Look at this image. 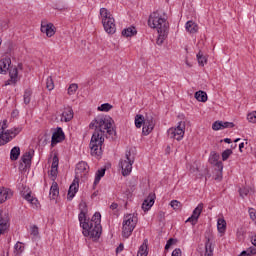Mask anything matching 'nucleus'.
<instances>
[{"label": "nucleus", "mask_w": 256, "mask_h": 256, "mask_svg": "<svg viewBox=\"0 0 256 256\" xmlns=\"http://www.w3.org/2000/svg\"><path fill=\"white\" fill-rule=\"evenodd\" d=\"M31 159H33V155H31V152H25L22 157L19 164V171H27V168L31 167Z\"/></svg>", "instance_id": "f8f14e48"}, {"label": "nucleus", "mask_w": 256, "mask_h": 256, "mask_svg": "<svg viewBox=\"0 0 256 256\" xmlns=\"http://www.w3.org/2000/svg\"><path fill=\"white\" fill-rule=\"evenodd\" d=\"M152 205H155V194H149V196L144 200L142 203L143 211H149Z\"/></svg>", "instance_id": "aec40b11"}, {"label": "nucleus", "mask_w": 256, "mask_h": 256, "mask_svg": "<svg viewBox=\"0 0 256 256\" xmlns=\"http://www.w3.org/2000/svg\"><path fill=\"white\" fill-rule=\"evenodd\" d=\"M245 147V143H240L239 144V151H240V153H243V148Z\"/></svg>", "instance_id": "13d9d810"}, {"label": "nucleus", "mask_w": 256, "mask_h": 256, "mask_svg": "<svg viewBox=\"0 0 256 256\" xmlns=\"http://www.w3.org/2000/svg\"><path fill=\"white\" fill-rule=\"evenodd\" d=\"M57 197H59V185L54 181L50 188V199H57Z\"/></svg>", "instance_id": "b1692460"}, {"label": "nucleus", "mask_w": 256, "mask_h": 256, "mask_svg": "<svg viewBox=\"0 0 256 256\" xmlns=\"http://www.w3.org/2000/svg\"><path fill=\"white\" fill-rule=\"evenodd\" d=\"M248 253H250V255H256V248L255 247L248 248Z\"/></svg>", "instance_id": "864d4df0"}, {"label": "nucleus", "mask_w": 256, "mask_h": 256, "mask_svg": "<svg viewBox=\"0 0 256 256\" xmlns=\"http://www.w3.org/2000/svg\"><path fill=\"white\" fill-rule=\"evenodd\" d=\"M46 88L48 91H53L55 89V83L53 82V78L51 76L46 79Z\"/></svg>", "instance_id": "f704fd0d"}, {"label": "nucleus", "mask_w": 256, "mask_h": 256, "mask_svg": "<svg viewBox=\"0 0 256 256\" xmlns=\"http://www.w3.org/2000/svg\"><path fill=\"white\" fill-rule=\"evenodd\" d=\"M102 25L104 27V31H106L108 35H114V33L117 31V27L115 26V18L102 22Z\"/></svg>", "instance_id": "4468645a"}, {"label": "nucleus", "mask_w": 256, "mask_h": 256, "mask_svg": "<svg viewBox=\"0 0 256 256\" xmlns=\"http://www.w3.org/2000/svg\"><path fill=\"white\" fill-rule=\"evenodd\" d=\"M237 238L239 241H243L245 239V229L243 228H238L236 232Z\"/></svg>", "instance_id": "ea45409f"}, {"label": "nucleus", "mask_w": 256, "mask_h": 256, "mask_svg": "<svg viewBox=\"0 0 256 256\" xmlns=\"http://www.w3.org/2000/svg\"><path fill=\"white\" fill-rule=\"evenodd\" d=\"M80 213L78 215L80 227L83 229L84 237H90V239H94L97 241L99 237H101V233L103 231L101 227V213L96 212L91 220H87V203L85 201H81L79 204Z\"/></svg>", "instance_id": "f03ea898"}, {"label": "nucleus", "mask_w": 256, "mask_h": 256, "mask_svg": "<svg viewBox=\"0 0 256 256\" xmlns=\"http://www.w3.org/2000/svg\"><path fill=\"white\" fill-rule=\"evenodd\" d=\"M58 169H59V157H57V155H55L52 159V165H51V170H50V175L53 181H55V179H57V173H58Z\"/></svg>", "instance_id": "f3484780"}, {"label": "nucleus", "mask_w": 256, "mask_h": 256, "mask_svg": "<svg viewBox=\"0 0 256 256\" xmlns=\"http://www.w3.org/2000/svg\"><path fill=\"white\" fill-rule=\"evenodd\" d=\"M249 216H250V219H252V221L256 225V210L254 208L249 209Z\"/></svg>", "instance_id": "09e8293b"}, {"label": "nucleus", "mask_w": 256, "mask_h": 256, "mask_svg": "<svg viewBox=\"0 0 256 256\" xmlns=\"http://www.w3.org/2000/svg\"><path fill=\"white\" fill-rule=\"evenodd\" d=\"M100 17L102 18V23L109 21V19H113L111 12H109V10H107V8L100 9Z\"/></svg>", "instance_id": "393cba45"}, {"label": "nucleus", "mask_w": 256, "mask_h": 256, "mask_svg": "<svg viewBox=\"0 0 256 256\" xmlns=\"http://www.w3.org/2000/svg\"><path fill=\"white\" fill-rule=\"evenodd\" d=\"M19 155H21V148H19V146L13 147L10 151L11 161H17V159H19Z\"/></svg>", "instance_id": "bb28decb"}, {"label": "nucleus", "mask_w": 256, "mask_h": 256, "mask_svg": "<svg viewBox=\"0 0 256 256\" xmlns=\"http://www.w3.org/2000/svg\"><path fill=\"white\" fill-rule=\"evenodd\" d=\"M238 141H241V138H237L234 140V143H238Z\"/></svg>", "instance_id": "e2e57ef3"}, {"label": "nucleus", "mask_w": 256, "mask_h": 256, "mask_svg": "<svg viewBox=\"0 0 256 256\" xmlns=\"http://www.w3.org/2000/svg\"><path fill=\"white\" fill-rule=\"evenodd\" d=\"M217 229L219 233H223L227 229V222L223 218H219L217 221Z\"/></svg>", "instance_id": "7c9ffc66"}, {"label": "nucleus", "mask_w": 256, "mask_h": 256, "mask_svg": "<svg viewBox=\"0 0 256 256\" xmlns=\"http://www.w3.org/2000/svg\"><path fill=\"white\" fill-rule=\"evenodd\" d=\"M9 71V75H10V79L6 81L5 85H11V83L16 84L17 83V77L19 75V70H17V67H10V69H8Z\"/></svg>", "instance_id": "a211bd4d"}, {"label": "nucleus", "mask_w": 256, "mask_h": 256, "mask_svg": "<svg viewBox=\"0 0 256 256\" xmlns=\"http://www.w3.org/2000/svg\"><path fill=\"white\" fill-rule=\"evenodd\" d=\"M137 217L135 214H127L124 216L122 223V236L124 239H129L131 237L135 227L137 226Z\"/></svg>", "instance_id": "423d86ee"}, {"label": "nucleus", "mask_w": 256, "mask_h": 256, "mask_svg": "<svg viewBox=\"0 0 256 256\" xmlns=\"http://www.w3.org/2000/svg\"><path fill=\"white\" fill-rule=\"evenodd\" d=\"M11 58H4L0 60V73L5 75L11 68Z\"/></svg>", "instance_id": "6ab92c4d"}, {"label": "nucleus", "mask_w": 256, "mask_h": 256, "mask_svg": "<svg viewBox=\"0 0 256 256\" xmlns=\"http://www.w3.org/2000/svg\"><path fill=\"white\" fill-rule=\"evenodd\" d=\"M21 195H22L23 199L28 201V203H31L32 207L39 206V200H37V198L32 195L31 190L22 191Z\"/></svg>", "instance_id": "dca6fc26"}, {"label": "nucleus", "mask_w": 256, "mask_h": 256, "mask_svg": "<svg viewBox=\"0 0 256 256\" xmlns=\"http://www.w3.org/2000/svg\"><path fill=\"white\" fill-rule=\"evenodd\" d=\"M168 136L170 139H176V141H181L185 136V122H179L176 128H170L168 130Z\"/></svg>", "instance_id": "6e6552de"}, {"label": "nucleus", "mask_w": 256, "mask_h": 256, "mask_svg": "<svg viewBox=\"0 0 256 256\" xmlns=\"http://www.w3.org/2000/svg\"><path fill=\"white\" fill-rule=\"evenodd\" d=\"M135 127L137 129L142 128L143 135H149L155 129V120L153 119V116H143L141 114H138L135 116Z\"/></svg>", "instance_id": "39448f33"}, {"label": "nucleus", "mask_w": 256, "mask_h": 256, "mask_svg": "<svg viewBox=\"0 0 256 256\" xmlns=\"http://www.w3.org/2000/svg\"><path fill=\"white\" fill-rule=\"evenodd\" d=\"M171 256H181V249L176 248L175 250H173Z\"/></svg>", "instance_id": "603ef678"}, {"label": "nucleus", "mask_w": 256, "mask_h": 256, "mask_svg": "<svg viewBox=\"0 0 256 256\" xmlns=\"http://www.w3.org/2000/svg\"><path fill=\"white\" fill-rule=\"evenodd\" d=\"M186 64H187V65H189V63H188V62H186Z\"/></svg>", "instance_id": "69168bd1"}, {"label": "nucleus", "mask_w": 256, "mask_h": 256, "mask_svg": "<svg viewBox=\"0 0 256 256\" xmlns=\"http://www.w3.org/2000/svg\"><path fill=\"white\" fill-rule=\"evenodd\" d=\"M3 43V40H1V38H0V45Z\"/></svg>", "instance_id": "0e129e2a"}, {"label": "nucleus", "mask_w": 256, "mask_h": 256, "mask_svg": "<svg viewBox=\"0 0 256 256\" xmlns=\"http://www.w3.org/2000/svg\"><path fill=\"white\" fill-rule=\"evenodd\" d=\"M71 119H73V108L72 107L64 108L62 112L61 121H64L65 123H69Z\"/></svg>", "instance_id": "412c9836"}, {"label": "nucleus", "mask_w": 256, "mask_h": 256, "mask_svg": "<svg viewBox=\"0 0 256 256\" xmlns=\"http://www.w3.org/2000/svg\"><path fill=\"white\" fill-rule=\"evenodd\" d=\"M41 32L45 33L48 37H53L55 35V29H53V24H46L41 26Z\"/></svg>", "instance_id": "5701e85b"}, {"label": "nucleus", "mask_w": 256, "mask_h": 256, "mask_svg": "<svg viewBox=\"0 0 256 256\" xmlns=\"http://www.w3.org/2000/svg\"><path fill=\"white\" fill-rule=\"evenodd\" d=\"M9 229V214L0 211V235H5Z\"/></svg>", "instance_id": "ddd939ff"}, {"label": "nucleus", "mask_w": 256, "mask_h": 256, "mask_svg": "<svg viewBox=\"0 0 256 256\" xmlns=\"http://www.w3.org/2000/svg\"><path fill=\"white\" fill-rule=\"evenodd\" d=\"M31 95L32 92L29 89H26L24 92V103L25 105H29V103H31Z\"/></svg>", "instance_id": "c9c22d12"}, {"label": "nucleus", "mask_w": 256, "mask_h": 256, "mask_svg": "<svg viewBox=\"0 0 256 256\" xmlns=\"http://www.w3.org/2000/svg\"><path fill=\"white\" fill-rule=\"evenodd\" d=\"M170 205H171V207H172L175 211H179V210L181 209V207H182L181 202H179V201H177V200H172V201L170 202Z\"/></svg>", "instance_id": "a19ab883"}, {"label": "nucleus", "mask_w": 256, "mask_h": 256, "mask_svg": "<svg viewBox=\"0 0 256 256\" xmlns=\"http://www.w3.org/2000/svg\"><path fill=\"white\" fill-rule=\"evenodd\" d=\"M195 99L197 101H200L201 103H206L208 97H207V92L199 90L195 93Z\"/></svg>", "instance_id": "c85d7f7f"}, {"label": "nucleus", "mask_w": 256, "mask_h": 256, "mask_svg": "<svg viewBox=\"0 0 256 256\" xmlns=\"http://www.w3.org/2000/svg\"><path fill=\"white\" fill-rule=\"evenodd\" d=\"M231 155H233V150L231 149H226L222 152V161H227V159H229V157H231Z\"/></svg>", "instance_id": "58836bf2"}, {"label": "nucleus", "mask_w": 256, "mask_h": 256, "mask_svg": "<svg viewBox=\"0 0 256 256\" xmlns=\"http://www.w3.org/2000/svg\"><path fill=\"white\" fill-rule=\"evenodd\" d=\"M105 168H102L96 172L95 180H94V185H99V181H101L102 177H105Z\"/></svg>", "instance_id": "2f4dec72"}, {"label": "nucleus", "mask_w": 256, "mask_h": 256, "mask_svg": "<svg viewBox=\"0 0 256 256\" xmlns=\"http://www.w3.org/2000/svg\"><path fill=\"white\" fill-rule=\"evenodd\" d=\"M65 140V133L63 132V129L58 128L56 132L53 133L52 135V140H51V146L55 147L57 143H61V141Z\"/></svg>", "instance_id": "2eb2a0df"}, {"label": "nucleus", "mask_w": 256, "mask_h": 256, "mask_svg": "<svg viewBox=\"0 0 256 256\" xmlns=\"http://www.w3.org/2000/svg\"><path fill=\"white\" fill-rule=\"evenodd\" d=\"M235 124L233 122H222V129H233Z\"/></svg>", "instance_id": "8fccbe9b"}, {"label": "nucleus", "mask_w": 256, "mask_h": 256, "mask_svg": "<svg viewBox=\"0 0 256 256\" xmlns=\"http://www.w3.org/2000/svg\"><path fill=\"white\" fill-rule=\"evenodd\" d=\"M249 123H256V111H253L247 115Z\"/></svg>", "instance_id": "c03bdc74"}, {"label": "nucleus", "mask_w": 256, "mask_h": 256, "mask_svg": "<svg viewBox=\"0 0 256 256\" xmlns=\"http://www.w3.org/2000/svg\"><path fill=\"white\" fill-rule=\"evenodd\" d=\"M252 244L256 247V238L252 239Z\"/></svg>", "instance_id": "680f3d73"}, {"label": "nucleus", "mask_w": 256, "mask_h": 256, "mask_svg": "<svg viewBox=\"0 0 256 256\" xmlns=\"http://www.w3.org/2000/svg\"><path fill=\"white\" fill-rule=\"evenodd\" d=\"M135 35H137V29L133 26L125 28L122 31V36L123 37H135Z\"/></svg>", "instance_id": "a878e982"}, {"label": "nucleus", "mask_w": 256, "mask_h": 256, "mask_svg": "<svg viewBox=\"0 0 256 256\" xmlns=\"http://www.w3.org/2000/svg\"><path fill=\"white\" fill-rule=\"evenodd\" d=\"M147 255H149V252L147 251V244L143 243L138 250L137 256H147Z\"/></svg>", "instance_id": "72a5a7b5"}, {"label": "nucleus", "mask_w": 256, "mask_h": 256, "mask_svg": "<svg viewBox=\"0 0 256 256\" xmlns=\"http://www.w3.org/2000/svg\"><path fill=\"white\" fill-rule=\"evenodd\" d=\"M76 179L72 182V184L69 187L67 199L68 201H71L73 197H75V194L77 191H79V181L77 179L83 177H87V174L89 173V165L87 162L81 161L76 165Z\"/></svg>", "instance_id": "20e7f679"}, {"label": "nucleus", "mask_w": 256, "mask_h": 256, "mask_svg": "<svg viewBox=\"0 0 256 256\" xmlns=\"http://www.w3.org/2000/svg\"><path fill=\"white\" fill-rule=\"evenodd\" d=\"M9 197H11V193L5 188H0V205L1 203H5Z\"/></svg>", "instance_id": "c756f323"}, {"label": "nucleus", "mask_w": 256, "mask_h": 256, "mask_svg": "<svg viewBox=\"0 0 256 256\" xmlns=\"http://www.w3.org/2000/svg\"><path fill=\"white\" fill-rule=\"evenodd\" d=\"M11 139H13V136H11L10 130H7L6 132L0 130V146L7 145Z\"/></svg>", "instance_id": "4be33fe9"}, {"label": "nucleus", "mask_w": 256, "mask_h": 256, "mask_svg": "<svg viewBox=\"0 0 256 256\" xmlns=\"http://www.w3.org/2000/svg\"><path fill=\"white\" fill-rule=\"evenodd\" d=\"M89 129H95L90 140V151L93 157L103 155V143L106 139H113L117 132L113 128V118L109 116H98L89 124Z\"/></svg>", "instance_id": "f257e3e1"}, {"label": "nucleus", "mask_w": 256, "mask_h": 256, "mask_svg": "<svg viewBox=\"0 0 256 256\" xmlns=\"http://www.w3.org/2000/svg\"><path fill=\"white\" fill-rule=\"evenodd\" d=\"M198 63L201 67H205V63H207V58L203 56V52L199 51L197 54Z\"/></svg>", "instance_id": "473e14b6"}, {"label": "nucleus", "mask_w": 256, "mask_h": 256, "mask_svg": "<svg viewBox=\"0 0 256 256\" xmlns=\"http://www.w3.org/2000/svg\"><path fill=\"white\" fill-rule=\"evenodd\" d=\"M78 89L79 85H77L76 83L70 84V86L68 87V95H75Z\"/></svg>", "instance_id": "e433bc0d"}, {"label": "nucleus", "mask_w": 256, "mask_h": 256, "mask_svg": "<svg viewBox=\"0 0 256 256\" xmlns=\"http://www.w3.org/2000/svg\"><path fill=\"white\" fill-rule=\"evenodd\" d=\"M205 254L204 256H213V234L211 231L205 233Z\"/></svg>", "instance_id": "9d476101"}, {"label": "nucleus", "mask_w": 256, "mask_h": 256, "mask_svg": "<svg viewBox=\"0 0 256 256\" xmlns=\"http://www.w3.org/2000/svg\"><path fill=\"white\" fill-rule=\"evenodd\" d=\"M119 251H123V244H120L119 247L116 248V253H119Z\"/></svg>", "instance_id": "bf43d9fd"}, {"label": "nucleus", "mask_w": 256, "mask_h": 256, "mask_svg": "<svg viewBox=\"0 0 256 256\" xmlns=\"http://www.w3.org/2000/svg\"><path fill=\"white\" fill-rule=\"evenodd\" d=\"M219 157V153L215 151L211 152L209 157V163L216 167V171H218V177L223 173V162L219 161Z\"/></svg>", "instance_id": "1a4fd4ad"}, {"label": "nucleus", "mask_w": 256, "mask_h": 256, "mask_svg": "<svg viewBox=\"0 0 256 256\" xmlns=\"http://www.w3.org/2000/svg\"><path fill=\"white\" fill-rule=\"evenodd\" d=\"M117 207H119V204H117V203H112L110 205V209H112V211H115V209H117Z\"/></svg>", "instance_id": "6e6d98bb"}, {"label": "nucleus", "mask_w": 256, "mask_h": 256, "mask_svg": "<svg viewBox=\"0 0 256 256\" xmlns=\"http://www.w3.org/2000/svg\"><path fill=\"white\" fill-rule=\"evenodd\" d=\"M201 213H203V203H200L194 210L191 215L186 220V223H191L192 225H197V222L199 221V217L201 216Z\"/></svg>", "instance_id": "9b49d317"}, {"label": "nucleus", "mask_w": 256, "mask_h": 256, "mask_svg": "<svg viewBox=\"0 0 256 256\" xmlns=\"http://www.w3.org/2000/svg\"><path fill=\"white\" fill-rule=\"evenodd\" d=\"M240 256H251V254L249 253V250H244L241 252Z\"/></svg>", "instance_id": "4d7b16f0"}, {"label": "nucleus", "mask_w": 256, "mask_h": 256, "mask_svg": "<svg viewBox=\"0 0 256 256\" xmlns=\"http://www.w3.org/2000/svg\"><path fill=\"white\" fill-rule=\"evenodd\" d=\"M186 31H188V33H197V31H199V26L193 21H188L186 23Z\"/></svg>", "instance_id": "cd10ccee"}, {"label": "nucleus", "mask_w": 256, "mask_h": 256, "mask_svg": "<svg viewBox=\"0 0 256 256\" xmlns=\"http://www.w3.org/2000/svg\"><path fill=\"white\" fill-rule=\"evenodd\" d=\"M224 143H231V139L230 138H225Z\"/></svg>", "instance_id": "052dcab7"}, {"label": "nucleus", "mask_w": 256, "mask_h": 256, "mask_svg": "<svg viewBox=\"0 0 256 256\" xmlns=\"http://www.w3.org/2000/svg\"><path fill=\"white\" fill-rule=\"evenodd\" d=\"M5 129H7V120H3V123L0 128L1 131H5Z\"/></svg>", "instance_id": "5fc2aeb1"}, {"label": "nucleus", "mask_w": 256, "mask_h": 256, "mask_svg": "<svg viewBox=\"0 0 256 256\" xmlns=\"http://www.w3.org/2000/svg\"><path fill=\"white\" fill-rule=\"evenodd\" d=\"M212 129L214 131H219V130L223 129V121L214 122L213 125H212Z\"/></svg>", "instance_id": "79ce46f5"}, {"label": "nucleus", "mask_w": 256, "mask_h": 256, "mask_svg": "<svg viewBox=\"0 0 256 256\" xmlns=\"http://www.w3.org/2000/svg\"><path fill=\"white\" fill-rule=\"evenodd\" d=\"M175 243H177V240L170 238L165 245V250L169 251V249H171V247L175 245Z\"/></svg>", "instance_id": "a18cd8bd"}, {"label": "nucleus", "mask_w": 256, "mask_h": 256, "mask_svg": "<svg viewBox=\"0 0 256 256\" xmlns=\"http://www.w3.org/2000/svg\"><path fill=\"white\" fill-rule=\"evenodd\" d=\"M133 163H135V159L131 156V152H126L124 158L119 163L123 177L131 175V171H133Z\"/></svg>", "instance_id": "0eeeda50"}, {"label": "nucleus", "mask_w": 256, "mask_h": 256, "mask_svg": "<svg viewBox=\"0 0 256 256\" xmlns=\"http://www.w3.org/2000/svg\"><path fill=\"white\" fill-rule=\"evenodd\" d=\"M112 109H113V105L109 103H104L98 107V111H104V112L111 111Z\"/></svg>", "instance_id": "4c0bfd02"}, {"label": "nucleus", "mask_w": 256, "mask_h": 256, "mask_svg": "<svg viewBox=\"0 0 256 256\" xmlns=\"http://www.w3.org/2000/svg\"><path fill=\"white\" fill-rule=\"evenodd\" d=\"M239 194H240V197L245 198L247 197V195H249V189L246 187L240 188Z\"/></svg>", "instance_id": "de8ad7c7"}, {"label": "nucleus", "mask_w": 256, "mask_h": 256, "mask_svg": "<svg viewBox=\"0 0 256 256\" xmlns=\"http://www.w3.org/2000/svg\"><path fill=\"white\" fill-rule=\"evenodd\" d=\"M31 235H33V237L39 236V227H37V225L31 227Z\"/></svg>", "instance_id": "3c124183"}, {"label": "nucleus", "mask_w": 256, "mask_h": 256, "mask_svg": "<svg viewBox=\"0 0 256 256\" xmlns=\"http://www.w3.org/2000/svg\"><path fill=\"white\" fill-rule=\"evenodd\" d=\"M148 25L152 29H157L158 38L157 45H163V41L167 39V35L169 34V22L167 19L161 17L159 12H153L148 19Z\"/></svg>", "instance_id": "7ed1b4c3"}, {"label": "nucleus", "mask_w": 256, "mask_h": 256, "mask_svg": "<svg viewBox=\"0 0 256 256\" xmlns=\"http://www.w3.org/2000/svg\"><path fill=\"white\" fill-rule=\"evenodd\" d=\"M14 249L16 251V255H21V253H23V245L21 242H17L14 246Z\"/></svg>", "instance_id": "37998d69"}, {"label": "nucleus", "mask_w": 256, "mask_h": 256, "mask_svg": "<svg viewBox=\"0 0 256 256\" xmlns=\"http://www.w3.org/2000/svg\"><path fill=\"white\" fill-rule=\"evenodd\" d=\"M9 131H10V135H12L13 137H16V135H19L20 131H23V128L16 127V128L10 129Z\"/></svg>", "instance_id": "49530a36"}]
</instances>
